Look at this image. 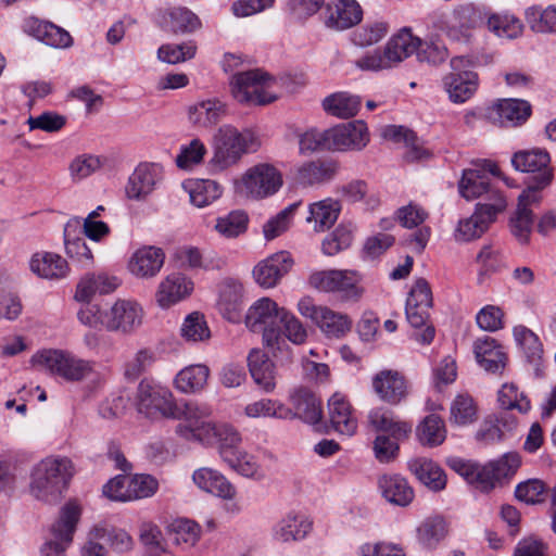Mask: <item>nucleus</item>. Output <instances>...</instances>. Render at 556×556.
I'll return each mask as SVG.
<instances>
[{"instance_id": "37998d69", "label": "nucleus", "mask_w": 556, "mask_h": 556, "mask_svg": "<svg viewBox=\"0 0 556 556\" xmlns=\"http://www.w3.org/2000/svg\"><path fill=\"white\" fill-rule=\"evenodd\" d=\"M371 426L390 438L407 439L412 432V424L401 420L392 412L383 409H374L369 413Z\"/></svg>"}, {"instance_id": "de8ad7c7", "label": "nucleus", "mask_w": 556, "mask_h": 556, "mask_svg": "<svg viewBox=\"0 0 556 556\" xmlns=\"http://www.w3.org/2000/svg\"><path fill=\"white\" fill-rule=\"evenodd\" d=\"M416 433L421 445L428 447L439 446L446 439L445 422L438 415H428L417 427Z\"/></svg>"}, {"instance_id": "f704fd0d", "label": "nucleus", "mask_w": 556, "mask_h": 556, "mask_svg": "<svg viewBox=\"0 0 556 556\" xmlns=\"http://www.w3.org/2000/svg\"><path fill=\"white\" fill-rule=\"evenodd\" d=\"M242 285L227 278L219 285L218 308L222 315L229 321H238L242 306Z\"/></svg>"}, {"instance_id": "052dcab7", "label": "nucleus", "mask_w": 556, "mask_h": 556, "mask_svg": "<svg viewBox=\"0 0 556 556\" xmlns=\"http://www.w3.org/2000/svg\"><path fill=\"white\" fill-rule=\"evenodd\" d=\"M488 16V13L470 4L458 7L453 12L455 24L463 34L486 24Z\"/></svg>"}, {"instance_id": "5fc2aeb1", "label": "nucleus", "mask_w": 556, "mask_h": 556, "mask_svg": "<svg viewBox=\"0 0 556 556\" xmlns=\"http://www.w3.org/2000/svg\"><path fill=\"white\" fill-rule=\"evenodd\" d=\"M388 33L389 24L387 22H367L352 33V42L358 47H369L382 40Z\"/></svg>"}, {"instance_id": "79ce46f5", "label": "nucleus", "mask_w": 556, "mask_h": 556, "mask_svg": "<svg viewBox=\"0 0 556 556\" xmlns=\"http://www.w3.org/2000/svg\"><path fill=\"white\" fill-rule=\"evenodd\" d=\"M312 530V521L301 514H288L274 528V539L279 542L303 540Z\"/></svg>"}, {"instance_id": "7c9ffc66", "label": "nucleus", "mask_w": 556, "mask_h": 556, "mask_svg": "<svg viewBox=\"0 0 556 556\" xmlns=\"http://www.w3.org/2000/svg\"><path fill=\"white\" fill-rule=\"evenodd\" d=\"M81 222L78 217L71 218L64 226L63 237L65 252L68 257L81 265L88 266L92 262V253L81 236Z\"/></svg>"}, {"instance_id": "f03ea898", "label": "nucleus", "mask_w": 556, "mask_h": 556, "mask_svg": "<svg viewBox=\"0 0 556 556\" xmlns=\"http://www.w3.org/2000/svg\"><path fill=\"white\" fill-rule=\"evenodd\" d=\"M497 176H500V169L495 163L486 160L479 161L472 167L463 170L458 184L459 193L466 200L479 199L476 207L504 211L507 201L494 181Z\"/></svg>"}, {"instance_id": "473e14b6", "label": "nucleus", "mask_w": 556, "mask_h": 556, "mask_svg": "<svg viewBox=\"0 0 556 556\" xmlns=\"http://www.w3.org/2000/svg\"><path fill=\"white\" fill-rule=\"evenodd\" d=\"M227 113V105L218 99H207L191 105L188 111L189 121L200 128H212Z\"/></svg>"}, {"instance_id": "20e7f679", "label": "nucleus", "mask_w": 556, "mask_h": 556, "mask_svg": "<svg viewBox=\"0 0 556 556\" xmlns=\"http://www.w3.org/2000/svg\"><path fill=\"white\" fill-rule=\"evenodd\" d=\"M137 408L140 414L148 418H184L185 424L178 426V432L186 439H193L188 431V420L186 416L188 405L197 403H185L182 406L174 401L172 392L160 384L142 380L137 390Z\"/></svg>"}, {"instance_id": "c756f323", "label": "nucleus", "mask_w": 556, "mask_h": 556, "mask_svg": "<svg viewBox=\"0 0 556 556\" xmlns=\"http://www.w3.org/2000/svg\"><path fill=\"white\" fill-rule=\"evenodd\" d=\"M502 211L486 210L483 207H476L473 214L458 223L455 232V239L462 242H468L480 238L489 228V226L496 219V216Z\"/></svg>"}, {"instance_id": "7ed1b4c3", "label": "nucleus", "mask_w": 556, "mask_h": 556, "mask_svg": "<svg viewBox=\"0 0 556 556\" xmlns=\"http://www.w3.org/2000/svg\"><path fill=\"white\" fill-rule=\"evenodd\" d=\"M74 475L71 459L66 457H47L31 470L29 491L38 501L56 503Z\"/></svg>"}, {"instance_id": "4d7b16f0", "label": "nucleus", "mask_w": 556, "mask_h": 556, "mask_svg": "<svg viewBox=\"0 0 556 556\" xmlns=\"http://www.w3.org/2000/svg\"><path fill=\"white\" fill-rule=\"evenodd\" d=\"M276 328L280 330V339L283 336L294 344H303L307 339V330L300 319L283 307Z\"/></svg>"}, {"instance_id": "680f3d73", "label": "nucleus", "mask_w": 556, "mask_h": 556, "mask_svg": "<svg viewBox=\"0 0 556 556\" xmlns=\"http://www.w3.org/2000/svg\"><path fill=\"white\" fill-rule=\"evenodd\" d=\"M180 332L188 342H204L211 338L206 320L199 312H193L185 318Z\"/></svg>"}, {"instance_id": "b1692460", "label": "nucleus", "mask_w": 556, "mask_h": 556, "mask_svg": "<svg viewBox=\"0 0 556 556\" xmlns=\"http://www.w3.org/2000/svg\"><path fill=\"white\" fill-rule=\"evenodd\" d=\"M549 162L548 152L542 149L519 151L511 157L515 169L535 174L528 182V187L534 185L545 174H549L551 181L553 180V170L548 166Z\"/></svg>"}, {"instance_id": "72a5a7b5", "label": "nucleus", "mask_w": 556, "mask_h": 556, "mask_svg": "<svg viewBox=\"0 0 556 556\" xmlns=\"http://www.w3.org/2000/svg\"><path fill=\"white\" fill-rule=\"evenodd\" d=\"M192 479L201 490L215 496L231 500L236 495L235 486L224 475L215 469L207 467L199 468L193 472Z\"/></svg>"}, {"instance_id": "69168bd1", "label": "nucleus", "mask_w": 556, "mask_h": 556, "mask_svg": "<svg viewBox=\"0 0 556 556\" xmlns=\"http://www.w3.org/2000/svg\"><path fill=\"white\" fill-rule=\"evenodd\" d=\"M526 18L534 31H556V8L554 7H548L545 10L539 7H531L526 11Z\"/></svg>"}, {"instance_id": "4468645a", "label": "nucleus", "mask_w": 556, "mask_h": 556, "mask_svg": "<svg viewBox=\"0 0 556 556\" xmlns=\"http://www.w3.org/2000/svg\"><path fill=\"white\" fill-rule=\"evenodd\" d=\"M300 314L309 318L328 338L339 339L352 327V320L345 314L334 312L326 306L315 305L311 298H303L298 303Z\"/></svg>"}, {"instance_id": "f3484780", "label": "nucleus", "mask_w": 556, "mask_h": 556, "mask_svg": "<svg viewBox=\"0 0 556 556\" xmlns=\"http://www.w3.org/2000/svg\"><path fill=\"white\" fill-rule=\"evenodd\" d=\"M484 117L495 125L515 127L531 115L529 102L520 99H500L484 109Z\"/></svg>"}, {"instance_id": "bb28decb", "label": "nucleus", "mask_w": 556, "mask_h": 556, "mask_svg": "<svg viewBox=\"0 0 556 556\" xmlns=\"http://www.w3.org/2000/svg\"><path fill=\"white\" fill-rule=\"evenodd\" d=\"M291 418H299L308 425L316 426L323 419L321 402L307 389L300 388L290 395Z\"/></svg>"}, {"instance_id": "a878e982", "label": "nucleus", "mask_w": 556, "mask_h": 556, "mask_svg": "<svg viewBox=\"0 0 556 556\" xmlns=\"http://www.w3.org/2000/svg\"><path fill=\"white\" fill-rule=\"evenodd\" d=\"M477 363L492 374H501L506 366L507 356L495 339L484 336L473 343Z\"/></svg>"}, {"instance_id": "f8f14e48", "label": "nucleus", "mask_w": 556, "mask_h": 556, "mask_svg": "<svg viewBox=\"0 0 556 556\" xmlns=\"http://www.w3.org/2000/svg\"><path fill=\"white\" fill-rule=\"evenodd\" d=\"M549 174L543 175L534 185H530L518 197V205L510 217V231L513 236L521 243L526 244L530 240L533 227V214L530 206L541 201V190L549 186Z\"/></svg>"}, {"instance_id": "13d9d810", "label": "nucleus", "mask_w": 556, "mask_h": 556, "mask_svg": "<svg viewBox=\"0 0 556 556\" xmlns=\"http://www.w3.org/2000/svg\"><path fill=\"white\" fill-rule=\"evenodd\" d=\"M450 420L457 426H467L477 419V405L468 394H458L450 408Z\"/></svg>"}, {"instance_id": "6e6d98bb", "label": "nucleus", "mask_w": 556, "mask_h": 556, "mask_svg": "<svg viewBox=\"0 0 556 556\" xmlns=\"http://www.w3.org/2000/svg\"><path fill=\"white\" fill-rule=\"evenodd\" d=\"M91 535L94 540L102 541L118 553L128 552L132 548L134 541L123 529L96 527Z\"/></svg>"}, {"instance_id": "ea45409f", "label": "nucleus", "mask_w": 556, "mask_h": 556, "mask_svg": "<svg viewBox=\"0 0 556 556\" xmlns=\"http://www.w3.org/2000/svg\"><path fill=\"white\" fill-rule=\"evenodd\" d=\"M338 173L333 161H311L296 169V181L303 186H314L330 181Z\"/></svg>"}, {"instance_id": "5701e85b", "label": "nucleus", "mask_w": 556, "mask_h": 556, "mask_svg": "<svg viewBox=\"0 0 556 556\" xmlns=\"http://www.w3.org/2000/svg\"><path fill=\"white\" fill-rule=\"evenodd\" d=\"M165 254L162 249L147 245L138 249L128 262L129 271L138 278L155 277L164 265Z\"/></svg>"}, {"instance_id": "9d476101", "label": "nucleus", "mask_w": 556, "mask_h": 556, "mask_svg": "<svg viewBox=\"0 0 556 556\" xmlns=\"http://www.w3.org/2000/svg\"><path fill=\"white\" fill-rule=\"evenodd\" d=\"M80 518V508L76 503H67L60 517L49 528L46 542L41 547L42 556H66L65 552L73 542V535Z\"/></svg>"}, {"instance_id": "c03bdc74", "label": "nucleus", "mask_w": 556, "mask_h": 556, "mask_svg": "<svg viewBox=\"0 0 556 556\" xmlns=\"http://www.w3.org/2000/svg\"><path fill=\"white\" fill-rule=\"evenodd\" d=\"M182 188L189 194L190 202L198 207L212 204L223 194V187L211 179L188 180L182 184Z\"/></svg>"}, {"instance_id": "aec40b11", "label": "nucleus", "mask_w": 556, "mask_h": 556, "mask_svg": "<svg viewBox=\"0 0 556 556\" xmlns=\"http://www.w3.org/2000/svg\"><path fill=\"white\" fill-rule=\"evenodd\" d=\"M330 149L333 151L362 150L369 142L366 124L362 121L336 126L327 129Z\"/></svg>"}, {"instance_id": "603ef678", "label": "nucleus", "mask_w": 556, "mask_h": 556, "mask_svg": "<svg viewBox=\"0 0 556 556\" xmlns=\"http://www.w3.org/2000/svg\"><path fill=\"white\" fill-rule=\"evenodd\" d=\"M168 533L175 544L192 547L200 539L201 529L192 520L178 518L168 525Z\"/></svg>"}, {"instance_id": "09e8293b", "label": "nucleus", "mask_w": 556, "mask_h": 556, "mask_svg": "<svg viewBox=\"0 0 556 556\" xmlns=\"http://www.w3.org/2000/svg\"><path fill=\"white\" fill-rule=\"evenodd\" d=\"M210 370L205 365H191L181 369L175 379L178 390L191 393L202 390L207 382Z\"/></svg>"}, {"instance_id": "6ab92c4d", "label": "nucleus", "mask_w": 556, "mask_h": 556, "mask_svg": "<svg viewBox=\"0 0 556 556\" xmlns=\"http://www.w3.org/2000/svg\"><path fill=\"white\" fill-rule=\"evenodd\" d=\"M294 261L287 251H280L258 262L253 268V277L263 288H274L292 268Z\"/></svg>"}, {"instance_id": "864d4df0", "label": "nucleus", "mask_w": 556, "mask_h": 556, "mask_svg": "<svg viewBox=\"0 0 556 556\" xmlns=\"http://www.w3.org/2000/svg\"><path fill=\"white\" fill-rule=\"evenodd\" d=\"M514 337L518 345L522 349L528 362L539 366L543 355V345L539 337L523 326L514 328Z\"/></svg>"}, {"instance_id": "423d86ee", "label": "nucleus", "mask_w": 556, "mask_h": 556, "mask_svg": "<svg viewBox=\"0 0 556 556\" xmlns=\"http://www.w3.org/2000/svg\"><path fill=\"white\" fill-rule=\"evenodd\" d=\"M421 39L415 36L410 27H403L388 40L384 49L374 50L355 61V65L362 71L378 72L396 66L413 54H417V48Z\"/></svg>"}, {"instance_id": "338daca9", "label": "nucleus", "mask_w": 556, "mask_h": 556, "mask_svg": "<svg viewBox=\"0 0 556 556\" xmlns=\"http://www.w3.org/2000/svg\"><path fill=\"white\" fill-rule=\"evenodd\" d=\"M248 220V215L243 211H232L217 218L215 229L224 237H238L247 230Z\"/></svg>"}, {"instance_id": "c85d7f7f", "label": "nucleus", "mask_w": 556, "mask_h": 556, "mask_svg": "<svg viewBox=\"0 0 556 556\" xmlns=\"http://www.w3.org/2000/svg\"><path fill=\"white\" fill-rule=\"evenodd\" d=\"M30 271L41 279L59 280L68 274V264L65 258L53 252H36L29 260Z\"/></svg>"}, {"instance_id": "58836bf2", "label": "nucleus", "mask_w": 556, "mask_h": 556, "mask_svg": "<svg viewBox=\"0 0 556 556\" xmlns=\"http://www.w3.org/2000/svg\"><path fill=\"white\" fill-rule=\"evenodd\" d=\"M161 27L173 34H189L201 27L200 18L187 8H170L162 14Z\"/></svg>"}, {"instance_id": "a19ab883", "label": "nucleus", "mask_w": 556, "mask_h": 556, "mask_svg": "<svg viewBox=\"0 0 556 556\" xmlns=\"http://www.w3.org/2000/svg\"><path fill=\"white\" fill-rule=\"evenodd\" d=\"M379 489L382 496L391 504L405 507L414 498L413 488L400 475H383L379 479Z\"/></svg>"}, {"instance_id": "774afa93", "label": "nucleus", "mask_w": 556, "mask_h": 556, "mask_svg": "<svg viewBox=\"0 0 556 556\" xmlns=\"http://www.w3.org/2000/svg\"><path fill=\"white\" fill-rule=\"evenodd\" d=\"M446 533L445 521L441 517L425 520L417 529L418 541L426 547H434Z\"/></svg>"}, {"instance_id": "6e6552de", "label": "nucleus", "mask_w": 556, "mask_h": 556, "mask_svg": "<svg viewBox=\"0 0 556 556\" xmlns=\"http://www.w3.org/2000/svg\"><path fill=\"white\" fill-rule=\"evenodd\" d=\"M274 79L261 70H250L232 75L230 89L240 103L265 105L277 99L270 91Z\"/></svg>"}, {"instance_id": "e433bc0d", "label": "nucleus", "mask_w": 556, "mask_h": 556, "mask_svg": "<svg viewBox=\"0 0 556 556\" xmlns=\"http://www.w3.org/2000/svg\"><path fill=\"white\" fill-rule=\"evenodd\" d=\"M409 471L427 488L441 491L446 485V476L443 469L432 459L417 457L407 464Z\"/></svg>"}, {"instance_id": "e2e57ef3", "label": "nucleus", "mask_w": 556, "mask_h": 556, "mask_svg": "<svg viewBox=\"0 0 556 556\" xmlns=\"http://www.w3.org/2000/svg\"><path fill=\"white\" fill-rule=\"evenodd\" d=\"M488 28L496 36L514 39L522 31L521 22L513 15L491 14L486 20Z\"/></svg>"}, {"instance_id": "39448f33", "label": "nucleus", "mask_w": 556, "mask_h": 556, "mask_svg": "<svg viewBox=\"0 0 556 556\" xmlns=\"http://www.w3.org/2000/svg\"><path fill=\"white\" fill-rule=\"evenodd\" d=\"M261 146L258 136L250 130L239 131L232 125H223L214 136V154L211 167L220 172L237 164L247 153L255 152Z\"/></svg>"}, {"instance_id": "ddd939ff", "label": "nucleus", "mask_w": 556, "mask_h": 556, "mask_svg": "<svg viewBox=\"0 0 556 556\" xmlns=\"http://www.w3.org/2000/svg\"><path fill=\"white\" fill-rule=\"evenodd\" d=\"M281 307L268 298L257 300L245 315L247 327L255 333L263 334V341L267 346L279 343L280 330L277 329Z\"/></svg>"}, {"instance_id": "4be33fe9", "label": "nucleus", "mask_w": 556, "mask_h": 556, "mask_svg": "<svg viewBox=\"0 0 556 556\" xmlns=\"http://www.w3.org/2000/svg\"><path fill=\"white\" fill-rule=\"evenodd\" d=\"M363 10L355 0H338L327 5L325 25L332 30H344L358 24Z\"/></svg>"}, {"instance_id": "2f4dec72", "label": "nucleus", "mask_w": 556, "mask_h": 556, "mask_svg": "<svg viewBox=\"0 0 556 556\" xmlns=\"http://www.w3.org/2000/svg\"><path fill=\"white\" fill-rule=\"evenodd\" d=\"M443 86L454 103H464L478 88V75L471 71L452 72L443 78Z\"/></svg>"}, {"instance_id": "9b49d317", "label": "nucleus", "mask_w": 556, "mask_h": 556, "mask_svg": "<svg viewBox=\"0 0 556 556\" xmlns=\"http://www.w3.org/2000/svg\"><path fill=\"white\" fill-rule=\"evenodd\" d=\"M80 518V508L76 503H67L60 517L49 528L46 542L41 547L42 556H66L65 552L73 542V535Z\"/></svg>"}, {"instance_id": "a18cd8bd", "label": "nucleus", "mask_w": 556, "mask_h": 556, "mask_svg": "<svg viewBox=\"0 0 556 556\" xmlns=\"http://www.w3.org/2000/svg\"><path fill=\"white\" fill-rule=\"evenodd\" d=\"M361 98L348 92H336L323 101L324 110L339 118H350L357 114L361 108Z\"/></svg>"}, {"instance_id": "a211bd4d", "label": "nucleus", "mask_w": 556, "mask_h": 556, "mask_svg": "<svg viewBox=\"0 0 556 556\" xmlns=\"http://www.w3.org/2000/svg\"><path fill=\"white\" fill-rule=\"evenodd\" d=\"M143 319V309L132 300H117L106 312L104 327L110 331L131 333L138 329Z\"/></svg>"}, {"instance_id": "cd10ccee", "label": "nucleus", "mask_w": 556, "mask_h": 556, "mask_svg": "<svg viewBox=\"0 0 556 556\" xmlns=\"http://www.w3.org/2000/svg\"><path fill=\"white\" fill-rule=\"evenodd\" d=\"M372 388L378 396L392 405L399 404L407 394L404 377L395 370H381L372 378Z\"/></svg>"}, {"instance_id": "393cba45", "label": "nucleus", "mask_w": 556, "mask_h": 556, "mask_svg": "<svg viewBox=\"0 0 556 556\" xmlns=\"http://www.w3.org/2000/svg\"><path fill=\"white\" fill-rule=\"evenodd\" d=\"M328 415L333 429L340 434L351 437L357 429V418L342 393H334L328 401Z\"/></svg>"}, {"instance_id": "2eb2a0df", "label": "nucleus", "mask_w": 556, "mask_h": 556, "mask_svg": "<svg viewBox=\"0 0 556 556\" xmlns=\"http://www.w3.org/2000/svg\"><path fill=\"white\" fill-rule=\"evenodd\" d=\"M358 276L351 270H319L311 274L308 283L323 292H336L344 300H358L363 289L358 285Z\"/></svg>"}, {"instance_id": "f257e3e1", "label": "nucleus", "mask_w": 556, "mask_h": 556, "mask_svg": "<svg viewBox=\"0 0 556 556\" xmlns=\"http://www.w3.org/2000/svg\"><path fill=\"white\" fill-rule=\"evenodd\" d=\"M207 406H187L188 431L193 440L205 445H217L222 459L237 473L256 481L265 478V471L256 456L240 448L241 435L230 425L208 420Z\"/></svg>"}, {"instance_id": "0eeeda50", "label": "nucleus", "mask_w": 556, "mask_h": 556, "mask_svg": "<svg viewBox=\"0 0 556 556\" xmlns=\"http://www.w3.org/2000/svg\"><path fill=\"white\" fill-rule=\"evenodd\" d=\"M31 361L40 369L70 382L85 380L94 371L93 362L63 350H42L36 353Z\"/></svg>"}, {"instance_id": "49530a36", "label": "nucleus", "mask_w": 556, "mask_h": 556, "mask_svg": "<svg viewBox=\"0 0 556 556\" xmlns=\"http://www.w3.org/2000/svg\"><path fill=\"white\" fill-rule=\"evenodd\" d=\"M341 205L332 199L321 200L309 206L308 223H314L316 231H325L329 229L338 219Z\"/></svg>"}, {"instance_id": "412c9836", "label": "nucleus", "mask_w": 556, "mask_h": 556, "mask_svg": "<svg viewBox=\"0 0 556 556\" xmlns=\"http://www.w3.org/2000/svg\"><path fill=\"white\" fill-rule=\"evenodd\" d=\"M163 179V167L156 163H140L129 176L126 194L129 199L148 197Z\"/></svg>"}, {"instance_id": "bf43d9fd", "label": "nucleus", "mask_w": 556, "mask_h": 556, "mask_svg": "<svg viewBox=\"0 0 556 556\" xmlns=\"http://www.w3.org/2000/svg\"><path fill=\"white\" fill-rule=\"evenodd\" d=\"M338 194L346 202L355 203L364 200L366 204L374 207L378 204V199L370 192L365 180L356 179L338 187Z\"/></svg>"}, {"instance_id": "dca6fc26", "label": "nucleus", "mask_w": 556, "mask_h": 556, "mask_svg": "<svg viewBox=\"0 0 556 556\" xmlns=\"http://www.w3.org/2000/svg\"><path fill=\"white\" fill-rule=\"evenodd\" d=\"M282 186L280 172L270 164H257L242 176L238 189L248 197L263 199L275 194Z\"/></svg>"}, {"instance_id": "0e129e2a", "label": "nucleus", "mask_w": 556, "mask_h": 556, "mask_svg": "<svg viewBox=\"0 0 556 556\" xmlns=\"http://www.w3.org/2000/svg\"><path fill=\"white\" fill-rule=\"evenodd\" d=\"M36 36L45 45L53 48L64 49L73 43V38L68 31L48 22L38 25Z\"/></svg>"}, {"instance_id": "c9c22d12", "label": "nucleus", "mask_w": 556, "mask_h": 556, "mask_svg": "<svg viewBox=\"0 0 556 556\" xmlns=\"http://www.w3.org/2000/svg\"><path fill=\"white\" fill-rule=\"evenodd\" d=\"M192 286L181 274L168 275L159 286L156 302L161 307H169L189 295Z\"/></svg>"}, {"instance_id": "8fccbe9b", "label": "nucleus", "mask_w": 556, "mask_h": 556, "mask_svg": "<svg viewBox=\"0 0 556 556\" xmlns=\"http://www.w3.org/2000/svg\"><path fill=\"white\" fill-rule=\"evenodd\" d=\"M244 415L249 418L289 419L292 415V410L279 401L261 399L249 403L244 407Z\"/></svg>"}, {"instance_id": "1a4fd4ad", "label": "nucleus", "mask_w": 556, "mask_h": 556, "mask_svg": "<svg viewBox=\"0 0 556 556\" xmlns=\"http://www.w3.org/2000/svg\"><path fill=\"white\" fill-rule=\"evenodd\" d=\"M432 306V292L426 279L419 278L410 289L405 306L406 319L408 324L419 329L426 327L420 332H416L414 338L417 342L429 344L434 338V328L428 326L429 309Z\"/></svg>"}, {"instance_id": "4c0bfd02", "label": "nucleus", "mask_w": 556, "mask_h": 556, "mask_svg": "<svg viewBox=\"0 0 556 556\" xmlns=\"http://www.w3.org/2000/svg\"><path fill=\"white\" fill-rule=\"evenodd\" d=\"M248 366L255 383L264 391L271 392L275 387L274 363L260 349H253L248 356Z\"/></svg>"}, {"instance_id": "3c124183", "label": "nucleus", "mask_w": 556, "mask_h": 556, "mask_svg": "<svg viewBox=\"0 0 556 556\" xmlns=\"http://www.w3.org/2000/svg\"><path fill=\"white\" fill-rule=\"evenodd\" d=\"M381 136L394 142H404L408 149L406 157L410 161L420 160L426 153L425 150L418 147L415 134L403 126H386L381 130Z\"/></svg>"}]
</instances>
